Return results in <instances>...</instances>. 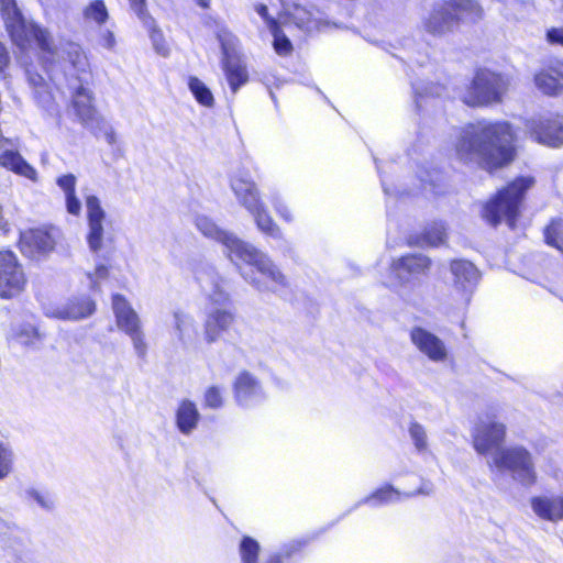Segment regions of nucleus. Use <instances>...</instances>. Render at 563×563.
<instances>
[{"instance_id": "obj_36", "label": "nucleus", "mask_w": 563, "mask_h": 563, "mask_svg": "<svg viewBox=\"0 0 563 563\" xmlns=\"http://www.w3.org/2000/svg\"><path fill=\"white\" fill-rule=\"evenodd\" d=\"M15 454L10 443L0 441V481L8 477L14 467Z\"/></svg>"}, {"instance_id": "obj_42", "label": "nucleus", "mask_w": 563, "mask_h": 563, "mask_svg": "<svg viewBox=\"0 0 563 563\" xmlns=\"http://www.w3.org/2000/svg\"><path fill=\"white\" fill-rule=\"evenodd\" d=\"M131 9L144 26H153V16L146 9V0H129Z\"/></svg>"}, {"instance_id": "obj_12", "label": "nucleus", "mask_w": 563, "mask_h": 563, "mask_svg": "<svg viewBox=\"0 0 563 563\" xmlns=\"http://www.w3.org/2000/svg\"><path fill=\"white\" fill-rule=\"evenodd\" d=\"M24 285L25 276L15 255L10 251L0 252V296L11 298L20 294Z\"/></svg>"}, {"instance_id": "obj_6", "label": "nucleus", "mask_w": 563, "mask_h": 563, "mask_svg": "<svg viewBox=\"0 0 563 563\" xmlns=\"http://www.w3.org/2000/svg\"><path fill=\"white\" fill-rule=\"evenodd\" d=\"M533 178L518 177L507 187L499 190L494 199L487 202L483 210V217L492 224H498L503 219L512 229L515 228L519 207L526 191L532 186Z\"/></svg>"}, {"instance_id": "obj_48", "label": "nucleus", "mask_w": 563, "mask_h": 563, "mask_svg": "<svg viewBox=\"0 0 563 563\" xmlns=\"http://www.w3.org/2000/svg\"><path fill=\"white\" fill-rule=\"evenodd\" d=\"M87 276L90 280L91 289L97 290L99 282L109 276V268L104 264H98L95 272L88 273Z\"/></svg>"}, {"instance_id": "obj_1", "label": "nucleus", "mask_w": 563, "mask_h": 563, "mask_svg": "<svg viewBox=\"0 0 563 563\" xmlns=\"http://www.w3.org/2000/svg\"><path fill=\"white\" fill-rule=\"evenodd\" d=\"M197 229L207 238L220 242L238 266L241 276L260 291H277L287 287V278L273 261L252 244L220 229L211 219L197 217Z\"/></svg>"}, {"instance_id": "obj_24", "label": "nucleus", "mask_w": 563, "mask_h": 563, "mask_svg": "<svg viewBox=\"0 0 563 563\" xmlns=\"http://www.w3.org/2000/svg\"><path fill=\"white\" fill-rule=\"evenodd\" d=\"M531 508L541 519L549 521L563 520V497L561 496L533 497Z\"/></svg>"}, {"instance_id": "obj_39", "label": "nucleus", "mask_w": 563, "mask_h": 563, "mask_svg": "<svg viewBox=\"0 0 563 563\" xmlns=\"http://www.w3.org/2000/svg\"><path fill=\"white\" fill-rule=\"evenodd\" d=\"M408 431L417 451L420 453L426 452L428 450V438L423 426L418 422H411Z\"/></svg>"}, {"instance_id": "obj_3", "label": "nucleus", "mask_w": 563, "mask_h": 563, "mask_svg": "<svg viewBox=\"0 0 563 563\" xmlns=\"http://www.w3.org/2000/svg\"><path fill=\"white\" fill-rule=\"evenodd\" d=\"M506 434L503 423L481 419L473 433V445L481 455L493 453L488 461L490 468L508 471L511 477L525 486H531L537 479L531 453L523 446L501 448Z\"/></svg>"}, {"instance_id": "obj_23", "label": "nucleus", "mask_w": 563, "mask_h": 563, "mask_svg": "<svg viewBox=\"0 0 563 563\" xmlns=\"http://www.w3.org/2000/svg\"><path fill=\"white\" fill-rule=\"evenodd\" d=\"M25 76L30 87L34 90V99L36 103L47 112H53L55 109L54 98L48 89L43 75L35 71L33 67H25Z\"/></svg>"}, {"instance_id": "obj_46", "label": "nucleus", "mask_w": 563, "mask_h": 563, "mask_svg": "<svg viewBox=\"0 0 563 563\" xmlns=\"http://www.w3.org/2000/svg\"><path fill=\"white\" fill-rule=\"evenodd\" d=\"M562 227V221L553 220L550 225L547 227L544 231L545 242L549 245L555 246L559 250H562V243L559 240V232Z\"/></svg>"}, {"instance_id": "obj_10", "label": "nucleus", "mask_w": 563, "mask_h": 563, "mask_svg": "<svg viewBox=\"0 0 563 563\" xmlns=\"http://www.w3.org/2000/svg\"><path fill=\"white\" fill-rule=\"evenodd\" d=\"M87 78L78 77V81H69L71 90V108L84 128L96 126L101 123V117L93 106L92 92L85 87Z\"/></svg>"}, {"instance_id": "obj_53", "label": "nucleus", "mask_w": 563, "mask_h": 563, "mask_svg": "<svg viewBox=\"0 0 563 563\" xmlns=\"http://www.w3.org/2000/svg\"><path fill=\"white\" fill-rule=\"evenodd\" d=\"M547 41L552 45L563 46V27H552L548 30Z\"/></svg>"}, {"instance_id": "obj_17", "label": "nucleus", "mask_w": 563, "mask_h": 563, "mask_svg": "<svg viewBox=\"0 0 563 563\" xmlns=\"http://www.w3.org/2000/svg\"><path fill=\"white\" fill-rule=\"evenodd\" d=\"M427 33L439 36L452 31L455 25V18L448 1L435 2L432 11L422 22Z\"/></svg>"}, {"instance_id": "obj_50", "label": "nucleus", "mask_w": 563, "mask_h": 563, "mask_svg": "<svg viewBox=\"0 0 563 563\" xmlns=\"http://www.w3.org/2000/svg\"><path fill=\"white\" fill-rule=\"evenodd\" d=\"M30 498L35 500L43 509L51 510L54 507V499L49 494H44L35 489L27 492Z\"/></svg>"}, {"instance_id": "obj_22", "label": "nucleus", "mask_w": 563, "mask_h": 563, "mask_svg": "<svg viewBox=\"0 0 563 563\" xmlns=\"http://www.w3.org/2000/svg\"><path fill=\"white\" fill-rule=\"evenodd\" d=\"M451 273L454 277L455 288L465 292H471L479 279L478 269L465 260L452 261Z\"/></svg>"}, {"instance_id": "obj_41", "label": "nucleus", "mask_w": 563, "mask_h": 563, "mask_svg": "<svg viewBox=\"0 0 563 563\" xmlns=\"http://www.w3.org/2000/svg\"><path fill=\"white\" fill-rule=\"evenodd\" d=\"M301 543L295 542L280 553L271 555L266 563H295V555L300 551Z\"/></svg>"}, {"instance_id": "obj_13", "label": "nucleus", "mask_w": 563, "mask_h": 563, "mask_svg": "<svg viewBox=\"0 0 563 563\" xmlns=\"http://www.w3.org/2000/svg\"><path fill=\"white\" fill-rule=\"evenodd\" d=\"M85 202L88 221L87 243L89 250L99 256L104 245L103 221L106 212L101 207L100 199L95 195L86 196Z\"/></svg>"}, {"instance_id": "obj_25", "label": "nucleus", "mask_w": 563, "mask_h": 563, "mask_svg": "<svg viewBox=\"0 0 563 563\" xmlns=\"http://www.w3.org/2000/svg\"><path fill=\"white\" fill-rule=\"evenodd\" d=\"M285 10L295 24L307 32L320 30L323 24L321 12L314 7L307 8L300 4H294L292 9L285 8Z\"/></svg>"}, {"instance_id": "obj_51", "label": "nucleus", "mask_w": 563, "mask_h": 563, "mask_svg": "<svg viewBox=\"0 0 563 563\" xmlns=\"http://www.w3.org/2000/svg\"><path fill=\"white\" fill-rule=\"evenodd\" d=\"M413 90H415V95H416V107L418 110H420L422 108V101L424 99V96H429V95H435V96H440L441 92H440V87L439 86H431L430 88H426L423 90H421L417 85H413Z\"/></svg>"}, {"instance_id": "obj_21", "label": "nucleus", "mask_w": 563, "mask_h": 563, "mask_svg": "<svg viewBox=\"0 0 563 563\" xmlns=\"http://www.w3.org/2000/svg\"><path fill=\"white\" fill-rule=\"evenodd\" d=\"M539 90L548 96H556L563 91V62H554L534 76Z\"/></svg>"}, {"instance_id": "obj_57", "label": "nucleus", "mask_w": 563, "mask_h": 563, "mask_svg": "<svg viewBox=\"0 0 563 563\" xmlns=\"http://www.w3.org/2000/svg\"><path fill=\"white\" fill-rule=\"evenodd\" d=\"M104 41H106L107 47H109V48L113 47V45L115 43L114 35L111 32H107V34L104 36Z\"/></svg>"}, {"instance_id": "obj_35", "label": "nucleus", "mask_w": 563, "mask_h": 563, "mask_svg": "<svg viewBox=\"0 0 563 563\" xmlns=\"http://www.w3.org/2000/svg\"><path fill=\"white\" fill-rule=\"evenodd\" d=\"M188 88L190 92L194 95L197 102L201 106L211 108L214 104V98L211 90L198 77H189Z\"/></svg>"}, {"instance_id": "obj_60", "label": "nucleus", "mask_w": 563, "mask_h": 563, "mask_svg": "<svg viewBox=\"0 0 563 563\" xmlns=\"http://www.w3.org/2000/svg\"><path fill=\"white\" fill-rule=\"evenodd\" d=\"M198 4L203 8V9H207L209 8V0H199L198 1Z\"/></svg>"}, {"instance_id": "obj_32", "label": "nucleus", "mask_w": 563, "mask_h": 563, "mask_svg": "<svg viewBox=\"0 0 563 563\" xmlns=\"http://www.w3.org/2000/svg\"><path fill=\"white\" fill-rule=\"evenodd\" d=\"M405 497L404 493L399 492L391 485H386L382 488L376 489L369 496L361 499L355 504L353 509L358 508L361 505H371L373 507H378L387 504L398 503L401 498Z\"/></svg>"}, {"instance_id": "obj_28", "label": "nucleus", "mask_w": 563, "mask_h": 563, "mask_svg": "<svg viewBox=\"0 0 563 563\" xmlns=\"http://www.w3.org/2000/svg\"><path fill=\"white\" fill-rule=\"evenodd\" d=\"M200 412L196 404L189 399L180 401L176 410V426L183 434H190L198 426Z\"/></svg>"}, {"instance_id": "obj_44", "label": "nucleus", "mask_w": 563, "mask_h": 563, "mask_svg": "<svg viewBox=\"0 0 563 563\" xmlns=\"http://www.w3.org/2000/svg\"><path fill=\"white\" fill-rule=\"evenodd\" d=\"M205 407L219 409L223 406L222 390L218 386H211L205 391Z\"/></svg>"}, {"instance_id": "obj_56", "label": "nucleus", "mask_w": 563, "mask_h": 563, "mask_svg": "<svg viewBox=\"0 0 563 563\" xmlns=\"http://www.w3.org/2000/svg\"><path fill=\"white\" fill-rule=\"evenodd\" d=\"M255 11L257 12V14L263 18L265 21L267 22H272V23H275L274 20H269V16H268V8L265 5V4H257L255 7Z\"/></svg>"}, {"instance_id": "obj_7", "label": "nucleus", "mask_w": 563, "mask_h": 563, "mask_svg": "<svg viewBox=\"0 0 563 563\" xmlns=\"http://www.w3.org/2000/svg\"><path fill=\"white\" fill-rule=\"evenodd\" d=\"M508 87V77L478 69L472 81L459 91V98L470 107H486L501 102Z\"/></svg>"}, {"instance_id": "obj_30", "label": "nucleus", "mask_w": 563, "mask_h": 563, "mask_svg": "<svg viewBox=\"0 0 563 563\" xmlns=\"http://www.w3.org/2000/svg\"><path fill=\"white\" fill-rule=\"evenodd\" d=\"M56 184L65 195L67 212L73 216H79L81 211V202L76 196V176L74 174L62 175L57 177Z\"/></svg>"}, {"instance_id": "obj_27", "label": "nucleus", "mask_w": 563, "mask_h": 563, "mask_svg": "<svg viewBox=\"0 0 563 563\" xmlns=\"http://www.w3.org/2000/svg\"><path fill=\"white\" fill-rule=\"evenodd\" d=\"M0 166L32 181L37 180V172L16 151L4 150L0 154Z\"/></svg>"}, {"instance_id": "obj_5", "label": "nucleus", "mask_w": 563, "mask_h": 563, "mask_svg": "<svg viewBox=\"0 0 563 563\" xmlns=\"http://www.w3.org/2000/svg\"><path fill=\"white\" fill-rule=\"evenodd\" d=\"M0 12L13 44L21 51H27L35 44L41 52L55 55V45L49 32L26 20L15 0H0Z\"/></svg>"}, {"instance_id": "obj_31", "label": "nucleus", "mask_w": 563, "mask_h": 563, "mask_svg": "<svg viewBox=\"0 0 563 563\" xmlns=\"http://www.w3.org/2000/svg\"><path fill=\"white\" fill-rule=\"evenodd\" d=\"M448 2L455 18V24L459 21L476 22L482 18L483 10L474 0H450Z\"/></svg>"}, {"instance_id": "obj_14", "label": "nucleus", "mask_w": 563, "mask_h": 563, "mask_svg": "<svg viewBox=\"0 0 563 563\" xmlns=\"http://www.w3.org/2000/svg\"><path fill=\"white\" fill-rule=\"evenodd\" d=\"M57 236L55 228L30 229L20 235V250L30 258L45 255L54 250Z\"/></svg>"}, {"instance_id": "obj_4", "label": "nucleus", "mask_w": 563, "mask_h": 563, "mask_svg": "<svg viewBox=\"0 0 563 563\" xmlns=\"http://www.w3.org/2000/svg\"><path fill=\"white\" fill-rule=\"evenodd\" d=\"M196 279L211 303L206 309L203 339L208 344H212L230 331L235 322V313L229 307V295L221 289L220 278L212 268L197 272Z\"/></svg>"}, {"instance_id": "obj_11", "label": "nucleus", "mask_w": 563, "mask_h": 563, "mask_svg": "<svg viewBox=\"0 0 563 563\" xmlns=\"http://www.w3.org/2000/svg\"><path fill=\"white\" fill-rule=\"evenodd\" d=\"M526 128L531 137L540 144L559 147L563 145V117L542 115L527 121Z\"/></svg>"}, {"instance_id": "obj_8", "label": "nucleus", "mask_w": 563, "mask_h": 563, "mask_svg": "<svg viewBox=\"0 0 563 563\" xmlns=\"http://www.w3.org/2000/svg\"><path fill=\"white\" fill-rule=\"evenodd\" d=\"M112 309L118 329L130 338L135 354L140 358H145L147 343L139 314L125 297L120 294L112 296Z\"/></svg>"}, {"instance_id": "obj_43", "label": "nucleus", "mask_w": 563, "mask_h": 563, "mask_svg": "<svg viewBox=\"0 0 563 563\" xmlns=\"http://www.w3.org/2000/svg\"><path fill=\"white\" fill-rule=\"evenodd\" d=\"M145 27L148 30L150 38L153 43L155 51L158 54L166 56L168 54V49L165 46L163 33L157 27L155 20L153 19V26H145Z\"/></svg>"}, {"instance_id": "obj_59", "label": "nucleus", "mask_w": 563, "mask_h": 563, "mask_svg": "<svg viewBox=\"0 0 563 563\" xmlns=\"http://www.w3.org/2000/svg\"><path fill=\"white\" fill-rule=\"evenodd\" d=\"M5 221L3 219V214H2V208L0 207V229H4L5 227Z\"/></svg>"}, {"instance_id": "obj_62", "label": "nucleus", "mask_w": 563, "mask_h": 563, "mask_svg": "<svg viewBox=\"0 0 563 563\" xmlns=\"http://www.w3.org/2000/svg\"><path fill=\"white\" fill-rule=\"evenodd\" d=\"M376 169H377L378 173H380V167H379V165L377 163H376Z\"/></svg>"}, {"instance_id": "obj_19", "label": "nucleus", "mask_w": 563, "mask_h": 563, "mask_svg": "<svg viewBox=\"0 0 563 563\" xmlns=\"http://www.w3.org/2000/svg\"><path fill=\"white\" fill-rule=\"evenodd\" d=\"M430 266V260L422 254H410L400 257L391 265V273L396 276L399 284H405L411 277L424 274Z\"/></svg>"}, {"instance_id": "obj_47", "label": "nucleus", "mask_w": 563, "mask_h": 563, "mask_svg": "<svg viewBox=\"0 0 563 563\" xmlns=\"http://www.w3.org/2000/svg\"><path fill=\"white\" fill-rule=\"evenodd\" d=\"M274 48L278 55L286 56L292 51V44L286 35L275 30Z\"/></svg>"}, {"instance_id": "obj_58", "label": "nucleus", "mask_w": 563, "mask_h": 563, "mask_svg": "<svg viewBox=\"0 0 563 563\" xmlns=\"http://www.w3.org/2000/svg\"><path fill=\"white\" fill-rule=\"evenodd\" d=\"M45 71L46 74L48 75L49 79L55 82V85H57V81H58V78H57V75L55 74L53 67L51 68H45Z\"/></svg>"}, {"instance_id": "obj_49", "label": "nucleus", "mask_w": 563, "mask_h": 563, "mask_svg": "<svg viewBox=\"0 0 563 563\" xmlns=\"http://www.w3.org/2000/svg\"><path fill=\"white\" fill-rule=\"evenodd\" d=\"M38 340L40 335L37 331L32 327L23 328L18 333V341L25 346L34 345Z\"/></svg>"}, {"instance_id": "obj_55", "label": "nucleus", "mask_w": 563, "mask_h": 563, "mask_svg": "<svg viewBox=\"0 0 563 563\" xmlns=\"http://www.w3.org/2000/svg\"><path fill=\"white\" fill-rule=\"evenodd\" d=\"M10 57L5 46L0 42V73L9 65Z\"/></svg>"}, {"instance_id": "obj_18", "label": "nucleus", "mask_w": 563, "mask_h": 563, "mask_svg": "<svg viewBox=\"0 0 563 563\" xmlns=\"http://www.w3.org/2000/svg\"><path fill=\"white\" fill-rule=\"evenodd\" d=\"M96 310L95 301L87 296L69 299L66 303L47 309L46 316L60 320H80Z\"/></svg>"}, {"instance_id": "obj_33", "label": "nucleus", "mask_w": 563, "mask_h": 563, "mask_svg": "<svg viewBox=\"0 0 563 563\" xmlns=\"http://www.w3.org/2000/svg\"><path fill=\"white\" fill-rule=\"evenodd\" d=\"M66 54L67 62L69 63L71 69L76 73V75H71V79L69 81H78L79 76L87 78L88 60L81 47L77 44H69L67 46Z\"/></svg>"}, {"instance_id": "obj_34", "label": "nucleus", "mask_w": 563, "mask_h": 563, "mask_svg": "<svg viewBox=\"0 0 563 563\" xmlns=\"http://www.w3.org/2000/svg\"><path fill=\"white\" fill-rule=\"evenodd\" d=\"M250 213L254 217L255 223L261 232L272 238L282 236L278 225L269 217L263 202L258 205L256 211H250Z\"/></svg>"}, {"instance_id": "obj_45", "label": "nucleus", "mask_w": 563, "mask_h": 563, "mask_svg": "<svg viewBox=\"0 0 563 563\" xmlns=\"http://www.w3.org/2000/svg\"><path fill=\"white\" fill-rule=\"evenodd\" d=\"M95 135L102 134L109 145H113L117 142V135L113 128L101 117V123L96 126H89Z\"/></svg>"}, {"instance_id": "obj_9", "label": "nucleus", "mask_w": 563, "mask_h": 563, "mask_svg": "<svg viewBox=\"0 0 563 563\" xmlns=\"http://www.w3.org/2000/svg\"><path fill=\"white\" fill-rule=\"evenodd\" d=\"M218 40L222 51V69L232 92L235 93L249 81V71L238 52V38L230 32L222 31L218 34Z\"/></svg>"}, {"instance_id": "obj_61", "label": "nucleus", "mask_w": 563, "mask_h": 563, "mask_svg": "<svg viewBox=\"0 0 563 563\" xmlns=\"http://www.w3.org/2000/svg\"><path fill=\"white\" fill-rule=\"evenodd\" d=\"M382 186L386 195H390L389 188L386 186L385 180L382 178Z\"/></svg>"}, {"instance_id": "obj_29", "label": "nucleus", "mask_w": 563, "mask_h": 563, "mask_svg": "<svg viewBox=\"0 0 563 563\" xmlns=\"http://www.w3.org/2000/svg\"><path fill=\"white\" fill-rule=\"evenodd\" d=\"M174 332L178 342L187 347L197 335V325L194 317L183 311H174Z\"/></svg>"}, {"instance_id": "obj_54", "label": "nucleus", "mask_w": 563, "mask_h": 563, "mask_svg": "<svg viewBox=\"0 0 563 563\" xmlns=\"http://www.w3.org/2000/svg\"><path fill=\"white\" fill-rule=\"evenodd\" d=\"M433 492V486L430 482H422L417 492L404 493L406 498L413 497L416 495H430Z\"/></svg>"}, {"instance_id": "obj_40", "label": "nucleus", "mask_w": 563, "mask_h": 563, "mask_svg": "<svg viewBox=\"0 0 563 563\" xmlns=\"http://www.w3.org/2000/svg\"><path fill=\"white\" fill-rule=\"evenodd\" d=\"M423 236L428 244L432 246L440 245L446 236L444 224L442 222H433L426 229Z\"/></svg>"}, {"instance_id": "obj_16", "label": "nucleus", "mask_w": 563, "mask_h": 563, "mask_svg": "<svg viewBox=\"0 0 563 563\" xmlns=\"http://www.w3.org/2000/svg\"><path fill=\"white\" fill-rule=\"evenodd\" d=\"M410 340L421 353L433 362H442L448 356L444 342L439 336L421 327H413L411 329Z\"/></svg>"}, {"instance_id": "obj_20", "label": "nucleus", "mask_w": 563, "mask_h": 563, "mask_svg": "<svg viewBox=\"0 0 563 563\" xmlns=\"http://www.w3.org/2000/svg\"><path fill=\"white\" fill-rule=\"evenodd\" d=\"M231 188L238 201L250 212L256 211L262 203L255 183L249 176L235 175L231 178Z\"/></svg>"}, {"instance_id": "obj_26", "label": "nucleus", "mask_w": 563, "mask_h": 563, "mask_svg": "<svg viewBox=\"0 0 563 563\" xmlns=\"http://www.w3.org/2000/svg\"><path fill=\"white\" fill-rule=\"evenodd\" d=\"M0 166L32 181L37 180V172L16 151L4 150L0 154Z\"/></svg>"}, {"instance_id": "obj_38", "label": "nucleus", "mask_w": 563, "mask_h": 563, "mask_svg": "<svg viewBox=\"0 0 563 563\" xmlns=\"http://www.w3.org/2000/svg\"><path fill=\"white\" fill-rule=\"evenodd\" d=\"M260 544L251 537H244L240 543L242 563H257Z\"/></svg>"}, {"instance_id": "obj_52", "label": "nucleus", "mask_w": 563, "mask_h": 563, "mask_svg": "<svg viewBox=\"0 0 563 563\" xmlns=\"http://www.w3.org/2000/svg\"><path fill=\"white\" fill-rule=\"evenodd\" d=\"M272 203L276 210V212L287 222L292 221V216L288 209V207L282 201L278 195L272 197Z\"/></svg>"}, {"instance_id": "obj_2", "label": "nucleus", "mask_w": 563, "mask_h": 563, "mask_svg": "<svg viewBox=\"0 0 563 563\" xmlns=\"http://www.w3.org/2000/svg\"><path fill=\"white\" fill-rule=\"evenodd\" d=\"M514 131L508 122L479 121L464 126L456 140L460 161L484 168L501 167L514 158Z\"/></svg>"}, {"instance_id": "obj_37", "label": "nucleus", "mask_w": 563, "mask_h": 563, "mask_svg": "<svg viewBox=\"0 0 563 563\" xmlns=\"http://www.w3.org/2000/svg\"><path fill=\"white\" fill-rule=\"evenodd\" d=\"M84 18L88 22L98 25L103 24L108 19V10L102 0H93L84 9Z\"/></svg>"}, {"instance_id": "obj_15", "label": "nucleus", "mask_w": 563, "mask_h": 563, "mask_svg": "<svg viewBox=\"0 0 563 563\" xmlns=\"http://www.w3.org/2000/svg\"><path fill=\"white\" fill-rule=\"evenodd\" d=\"M233 391L236 402L243 407L254 406L265 399L260 382L246 371L235 378Z\"/></svg>"}]
</instances>
